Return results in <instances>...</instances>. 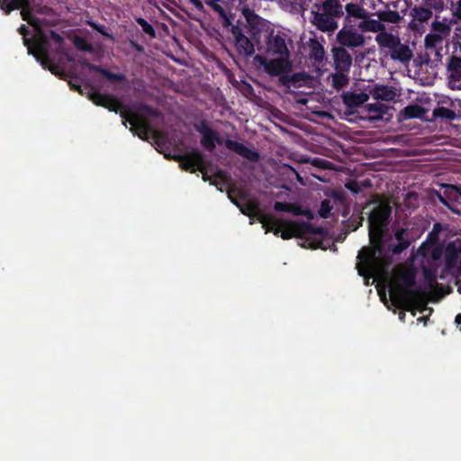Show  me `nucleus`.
<instances>
[{
  "label": "nucleus",
  "instance_id": "1",
  "mask_svg": "<svg viewBox=\"0 0 461 461\" xmlns=\"http://www.w3.org/2000/svg\"><path fill=\"white\" fill-rule=\"evenodd\" d=\"M288 44L292 45V40L285 32L272 29L264 36L262 43L258 42V50L267 56L258 54L254 59L269 76L291 72L293 61Z\"/></svg>",
  "mask_w": 461,
  "mask_h": 461
},
{
  "label": "nucleus",
  "instance_id": "2",
  "mask_svg": "<svg viewBox=\"0 0 461 461\" xmlns=\"http://www.w3.org/2000/svg\"><path fill=\"white\" fill-rule=\"evenodd\" d=\"M392 214V208L387 203H380L375 207L368 217V234L370 243L374 249H363L358 253V258L362 261L363 267H358V274L366 276V268L369 267L376 259V253H381L383 249V239L384 230L389 224Z\"/></svg>",
  "mask_w": 461,
  "mask_h": 461
},
{
  "label": "nucleus",
  "instance_id": "3",
  "mask_svg": "<svg viewBox=\"0 0 461 461\" xmlns=\"http://www.w3.org/2000/svg\"><path fill=\"white\" fill-rule=\"evenodd\" d=\"M416 276L412 271L401 273L389 285V295L393 304L399 309L411 310L418 303L424 302L426 293L416 287Z\"/></svg>",
  "mask_w": 461,
  "mask_h": 461
},
{
  "label": "nucleus",
  "instance_id": "4",
  "mask_svg": "<svg viewBox=\"0 0 461 461\" xmlns=\"http://www.w3.org/2000/svg\"><path fill=\"white\" fill-rule=\"evenodd\" d=\"M194 128L202 136L200 140L202 147L209 152H212L215 149L216 144H224L227 149L238 154L250 162H258L259 160L260 156L258 151L246 147L240 142L230 139L223 140L219 133L213 130L210 126L209 122L204 119L194 122Z\"/></svg>",
  "mask_w": 461,
  "mask_h": 461
},
{
  "label": "nucleus",
  "instance_id": "5",
  "mask_svg": "<svg viewBox=\"0 0 461 461\" xmlns=\"http://www.w3.org/2000/svg\"><path fill=\"white\" fill-rule=\"evenodd\" d=\"M344 15V10L338 0H325L321 4H314L311 10L310 22L319 31L331 33L338 29L337 18Z\"/></svg>",
  "mask_w": 461,
  "mask_h": 461
},
{
  "label": "nucleus",
  "instance_id": "6",
  "mask_svg": "<svg viewBox=\"0 0 461 461\" xmlns=\"http://www.w3.org/2000/svg\"><path fill=\"white\" fill-rule=\"evenodd\" d=\"M265 229L267 232L272 231L275 236L281 237L283 240H290L294 237L303 238L307 234L323 233L322 228H315L308 221L276 219L273 215L268 225L265 227Z\"/></svg>",
  "mask_w": 461,
  "mask_h": 461
},
{
  "label": "nucleus",
  "instance_id": "7",
  "mask_svg": "<svg viewBox=\"0 0 461 461\" xmlns=\"http://www.w3.org/2000/svg\"><path fill=\"white\" fill-rule=\"evenodd\" d=\"M161 115L162 113L158 108L146 104L139 105L138 113L124 111L121 113L122 119H124L126 122H129L132 128L139 131L138 135L142 140H147L149 133H158L153 129V126L149 118H159Z\"/></svg>",
  "mask_w": 461,
  "mask_h": 461
},
{
  "label": "nucleus",
  "instance_id": "8",
  "mask_svg": "<svg viewBox=\"0 0 461 461\" xmlns=\"http://www.w3.org/2000/svg\"><path fill=\"white\" fill-rule=\"evenodd\" d=\"M247 192L240 187H230L228 191V197L234 203L240 211L250 219L256 218L263 228L267 227L269 221L272 219V215L265 214L260 208L259 201L257 198L247 200Z\"/></svg>",
  "mask_w": 461,
  "mask_h": 461
},
{
  "label": "nucleus",
  "instance_id": "9",
  "mask_svg": "<svg viewBox=\"0 0 461 461\" xmlns=\"http://www.w3.org/2000/svg\"><path fill=\"white\" fill-rule=\"evenodd\" d=\"M375 41L379 48L389 50L390 58L394 61L408 64L413 58V51L410 46L402 43L401 39L391 32L378 33L375 36Z\"/></svg>",
  "mask_w": 461,
  "mask_h": 461
},
{
  "label": "nucleus",
  "instance_id": "10",
  "mask_svg": "<svg viewBox=\"0 0 461 461\" xmlns=\"http://www.w3.org/2000/svg\"><path fill=\"white\" fill-rule=\"evenodd\" d=\"M174 159L178 161L182 169L185 171L190 173L200 171L204 182L211 183L212 181V176H210L207 173V167L211 165V162L205 159L204 155L200 150L192 149L182 155L175 156Z\"/></svg>",
  "mask_w": 461,
  "mask_h": 461
},
{
  "label": "nucleus",
  "instance_id": "11",
  "mask_svg": "<svg viewBox=\"0 0 461 461\" xmlns=\"http://www.w3.org/2000/svg\"><path fill=\"white\" fill-rule=\"evenodd\" d=\"M339 46L356 49L366 44V37L352 25H344L336 35Z\"/></svg>",
  "mask_w": 461,
  "mask_h": 461
},
{
  "label": "nucleus",
  "instance_id": "12",
  "mask_svg": "<svg viewBox=\"0 0 461 461\" xmlns=\"http://www.w3.org/2000/svg\"><path fill=\"white\" fill-rule=\"evenodd\" d=\"M231 34L235 40V47L239 54L251 57L255 54V47L250 39L243 34V32L239 26H232L230 29Z\"/></svg>",
  "mask_w": 461,
  "mask_h": 461
},
{
  "label": "nucleus",
  "instance_id": "13",
  "mask_svg": "<svg viewBox=\"0 0 461 461\" xmlns=\"http://www.w3.org/2000/svg\"><path fill=\"white\" fill-rule=\"evenodd\" d=\"M333 67L336 71H349L353 58L346 48L335 46L331 49Z\"/></svg>",
  "mask_w": 461,
  "mask_h": 461
},
{
  "label": "nucleus",
  "instance_id": "14",
  "mask_svg": "<svg viewBox=\"0 0 461 461\" xmlns=\"http://www.w3.org/2000/svg\"><path fill=\"white\" fill-rule=\"evenodd\" d=\"M83 67L87 68L90 71L97 72L101 74L104 77H105L110 82L114 83H125L127 82V77L122 73H113L108 69L102 68L101 66L95 65L90 63L89 61L84 60L80 62Z\"/></svg>",
  "mask_w": 461,
  "mask_h": 461
},
{
  "label": "nucleus",
  "instance_id": "15",
  "mask_svg": "<svg viewBox=\"0 0 461 461\" xmlns=\"http://www.w3.org/2000/svg\"><path fill=\"white\" fill-rule=\"evenodd\" d=\"M460 256L461 253H459V250L454 242L447 244L444 256L446 268L449 271L456 270L459 272L460 267H458V264L460 263Z\"/></svg>",
  "mask_w": 461,
  "mask_h": 461
},
{
  "label": "nucleus",
  "instance_id": "16",
  "mask_svg": "<svg viewBox=\"0 0 461 461\" xmlns=\"http://www.w3.org/2000/svg\"><path fill=\"white\" fill-rule=\"evenodd\" d=\"M410 231L408 229L401 228L394 232V239L397 243L394 245H390L388 249L393 252L394 255L401 254L405 249L409 248L411 245L410 240Z\"/></svg>",
  "mask_w": 461,
  "mask_h": 461
},
{
  "label": "nucleus",
  "instance_id": "17",
  "mask_svg": "<svg viewBox=\"0 0 461 461\" xmlns=\"http://www.w3.org/2000/svg\"><path fill=\"white\" fill-rule=\"evenodd\" d=\"M341 98L348 108L355 109L367 102L369 96L366 93L344 92Z\"/></svg>",
  "mask_w": 461,
  "mask_h": 461
},
{
  "label": "nucleus",
  "instance_id": "18",
  "mask_svg": "<svg viewBox=\"0 0 461 461\" xmlns=\"http://www.w3.org/2000/svg\"><path fill=\"white\" fill-rule=\"evenodd\" d=\"M371 94L374 99L387 102L393 101L396 97L395 88L386 85H375Z\"/></svg>",
  "mask_w": 461,
  "mask_h": 461
},
{
  "label": "nucleus",
  "instance_id": "19",
  "mask_svg": "<svg viewBox=\"0 0 461 461\" xmlns=\"http://www.w3.org/2000/svg\"><path fill=\"white\" fill-rule=\"evenodd\" d=\"M290 72H282L277 75L280 85L290 88L291 86H296V85L306 79V74L304 72H296L289 75Z\"/></svg>",
  "mask_w": 461,
  "mask_h": 461
},
{
  "label": "nucleus",
  "instance_id": "20",
  "mask_svg": "<svg viewBox=\"0 0 461 461\" xmlns=\"http://www.w3.org/2000/svg\"><path fill=\"white\" fill-rule=\"evenodd\" d=\"M447 71L449 83H456L461 80V58L452 56L447 63Z\"/></svg>",
  "mask_w": 461,
  "mask_h": 461
},
{
  "label": "nucleus",
  "instance_id": "21",
  "mask_svg": "<svg viewBox=\"0 0 461 461\" xmlns=\"http://www.w3.org/2000/svg\"><path fill=\"white\" fill-rule=\"evenodd\" d=\"M310 59L316 64H321L325 59V50L323 45L316 39L310 40Z\"/></svg>",
  "mask_w": 461,
  "mask_h": 461
},
{
  "label": "nucleus",
  "instance_id": "22",
  "mask_svg": "<svg viewBox=\"0 0 461 461\" xmlns=\"http://www.w3.org/2000/svg\"><path fill=\"white\" fill-rule=\"evenodd\" d=\"M357 28L363 32H384V25L378 20L373 19H362V21L357 24Z\"/></svg>",
  "mask_w": 461,
  "mask_h": 461
},
{
  "label": "nucleus",
  "instance_id": "23",
  "mask_svg": "<svg viewBox=\"0 0 461 461\" xmlns=\"http://www.w3.org/2000/svg\"><path fill=\"white\" fill-rule=\"evenodd\" d=\"M26 5H29V0H1L0 2V8L6 15L14 10H22Z\"/></svg>",
  "mask_w": 461,
  "mask_h": 461
},
{
  "label": "nucleus",
  "instance_id": "24",
  "mask_svg": "<svg viewBox=\"0 0 461 461\" xmlns=\"http://www.w3.org/2000/svg\"><path fill=\"white\" fill-rule=\"evenodd\" d=\"M345 10L347 12V22L350 17H355L358 19H366L368 17V12L364 7L357 4L349 3L346 5Z\"/></svg>",
  "mask_w": 461,
  "mask_h": 461
},
{
  "label": "nucleus",
  "instance_id": "25",
  "mask_svg": "<svg viewBox=\"0 0 461 461\" xmlns=\"http://www.w3.org/2000/svg\"><path fill=\"white\" fill-rule=\"evenodd\" d=\"M348 72L336 71L330 75L333 88L339 91L349 84V77L347 75Z\"/></svg>",
  "mask_w": 461,
  "mask_h": 461
},
{
  "label": "nucleus",
  "instance_id": "26",
  "mask_svg": "<svg viewBox=\"0 0 461 461\" xmlns=\"http://www.w3.org/2000/svg\"><path fill=\"white\" fill-rule=\"evenodd\" d=\"M411 14L413 17V20L418 21L420 23L428 22L432 17V11L429 10V8L424 5L414 6Z\"/></svg>",
  "mask_w": 461,
  "mask_h": 461
},
{
  "label": "nucleus",
  "instance_id": "27",
  "mask_svg": "<svg viewBox=\"0 0 461 461\" xmlns=\"http://www.w3.org/2000/svg\"><path fill=\"white\" fill-rule=\"evenodd\" d=\"M444 39L437 33L430 32L425 36L424 45L427 50L441 49Z\"/></svg>",
  "mask_w": 461,
  "mask_h": 461
},
{
  "label": "nucleus",
  "instance_id": "28",
  "mask_svg": "<svg viewBox=\"0 0 461 461\" xmlns=\"http://www.w3.org/2000/svg\"><path fill=\"white\" fill-rule=\"evenodd\" d=\"M345 187L354 194L361 193L365 188L371 187L370 180L364 181L348 180L345 184Z\"/></svg>",
  "mask_w": 461,
  "mask_h": 461
},
{
  "label": "nucleus",
  "instance_id": "29",
  "mask_svg": "<svg viewBox=\"0 0 461 461\" xmlns=\"http://www.w3.org/2000/svg\"><path fill=\"white\" fill-rule=\"evenodd\" d=\"M211 185H215L220 191H222V186H228L229 189L231 187L230 186V176L222 170H218L212 176Z\"/></svg>",
  "mask_w": 461,
  "mask_h": 461
},
{
  "label": "nucleus",
  "instance_id": "30",
  "mask_svg": "<svg viewBox=\"0 0 461 461\" xmlns=\"http://www.w3.org/2000/svg\"><path fill=\"white\" fill-rule=\"evenodd\" d=\"M431 31L432 32L440 35L445 40L450 35L451 27L448 23L436 19L431 24Z\"/></svg>",
  "mask_w": 461,
  "mask_h": 461
},
{
  "label": "nucleus",
  "instance_id": "31",
  "mask_svg": "<svg viewBox=\"0 0 461 461\" xmlns=\"http://www.w3.org/2000/svg\"><path fill=\"white\" fill-rule=\"evenodd\" d=\"M112 97L109 95L101 94L98 90L94 89L91 86V91L89 93L88 98L96 105L105 107L107 102Z\"/></svg>",
  "mask_w": 461,
  "mask_h": 461
},
{
  "label": "nucleus",
  "instance_id": "32",
  "mask_svg": "<svg viewBox=\"0 0 461 461\" xmlns=\"http://www.w3.org/2000/svg\"><path fill=\"white\" fill-rule=\"evenodd\" d=\"M17 32L23 35V45L27 48L29 54H34V46L32 41L27 37L30 34V30L25 24H22Z\"/></svg>",
  "mask_w": 461,
  "mask_h": 461
},
{
  "label": "nucleus",
  "instance_id": "33",
  "mask_svg": "<svg viewBox=\"0 0 461 461\" xmlns=\"http://www.w3.org/2000/svg\"><path fill=\"white\" fill-rule=\"evenodd\" d=\"M74 46L77 50L81 51H86L89 53L94 52V48L91 43H89L84 37L75 36L73 40Z\"/></svg>",
  "mask_w": 461,
  "mask_h": 461
},
{
  "label": "nucleus",
  "instance_id": "34",
  "mask_svg": "<svg viewBox=\"0 0 461 461\" xmlns=\"http://www.w3.org/2000/svg\"><path fill=\"white\" fill-rule=\"evenodd\" d=\"M242 14L248 23L252 27L259 23V16L255 13L254 10L250 9L249 7H244L242 9Z\"/></svg>",
  "mask_w": 461,
  "mask_h": 461
},
{
  "label": "nucleus",
  "instance_id": "35",
  "mask_svg": "<svg viewBox=\"0 0 461 461\" xmlns=\"http://www.w3.org/2000/svg\"><path fill=\"white\" fill-rule=\"evenodd\" d=\"M21 16L23 21L27 22L31 25H37L38 20L33 16L31 3L29 5L23 6L21 10Z\"/></svg>",
  "mask_w": 461,
  "mask_h": 461
},
{
  "label": "nucleus",
  "instance_id": "36",
  "mask_svg": "<svg viewBox=\"0 0 461 461\" xmlns=\"http://www.w3.org/2000/svg\"><path fill=\"white\" fill-rule=\"evenodd\" d=\"M379 19L384 22L396 23L401 20V16L396 11H386L379 14Z\"/></svg>",
  "mask_w": 461,
  "mask_h": 461
},
{
  "label": "nucleus",
  "instance_id": "37",
  "mask_svg": "<svg viewBox=\"0 0 461 461\" xmlns=\"http://www.w3.org/2000/svg\"><path fill=\"white\" fill-rule=\"evenodd\" d=\"M434 115L436 117H440L448 120H454L456 117L455 111L444 106L435 109Z\"/></svg>",
  "mask_w": 461,
  "mask_h": 461
},
{
  "label": "nucleus",
  "instance_id": "38",
  "mask_svg": "<svg viewBox=\"0 0 461 461\" xmlns=\"http://www.w3.org/2000/svg\"><path fill=\"white\" fill-rule=\"evenodd\" d=\"M136 23L141 27L142 31L150 38L156 37V32L153 26L148 23L144 18H136Z\"/></svg>",
  "mask_w": 461,
  "mask_h": 461
},
{
  "label": "nucleus",
  "instance_id": "39",
  "mask_svg": "<svg viewBox=\"0 0 461 461\" xmlns=\"http://www.w3.org/2000/svg\"><path fill=\"white\" fill-rule=\"evenodd\" d=\"M421 113L422 108L418 104H411L404 108V115L407 118H419Z\"/></svg>",
  "mask_w": 461,
  "mask_h": 461
},
{
  "label": "nucleus",
  "instance_id": "40",
  "mask_svg": "<svg viewBox=\"0 0 461 461\" xmlns=\"http://www.w3.org/2000/svg\"><path fill=\"white\" fill-rule=\"evenodd\" d=\"M366 110L370 113H375L376 116L381 117L384 113H385L386 106L379 103L367 104Z\"/></svg>",
  "mask_w": 461,
  "mask_h": 461
},
{
  "label": "nucleus",
  "instance_id": "41",
  "mask_svg": "<svg viewBox=\"0 0 461 461\" xmlns=\"http://www.w3.org/2000/svg\"><path fill=\"white\" fill-rule=\"evenodd\" d=\"M423 5L429 10L442 11L444 9V0H423Z\"/></svg>",
  "mask_w": 461,
  "mask_h": 461
},
{
  "label": "nucleus",
  "instance_id": "42",
  "mask_svg": "<svg viewBox=\"0 0 461 461\" xmlns=\"http://www.w3.org/2000/svg\"><path fill=\"white\" fill-rule=\"evenodd\" d=\"M331 210H332V206L330 204V200L325 199V200L321 201V206L319 209V214L321 218H324V219L328 218L330 214Z\"/></svg>",
  "mask_w": 461,
  "mask_h": 461
},
{
  "label": "nucleus",
  "instance_id": "43",
  "mask_svg": "<svg viewBox=\"0 0 461 461\" xmlns=\"http://www.w3.org/2000/svg\"><path fill=\"white\" fill-rule=\"evenodd\" d=\"M122 107V104L118 99L112 96L107 102V104L104 108L108 109L110 112L118 113V111L121 110Z\"/></svg>",
  "mask_w": 461,
  "mask_h": 461
},
{
  "label": "nucleus",
  "instance_id": "44",
  "mask_svg": "<svg viewBox=\"0 0 461 461\" xmlns=\"http://www.w3.org/2000/svg\"><path fill=\"white\" fill-rule=\"evenodd\" d=\"M274 210L276 212H289L291 211V203L288 202H276L274 203Z\"/></svg>",
  "mask_w": 461,
  "mask_h": 461
},
{
  "label": "nucleus",
  "instance_id": "45",
  "mask_svg": "<svg viewBox=\"0 0 461 461\" xmlns=\"http://www.w3.org/2000/svg\"><path fill=\"white\" fill-rule=\"evenodd\" d=\"M91 27L93 29H95L96 32H98L99 33H101L102 35L111 39V40H113V34H110L108 33L106 31H105V28L104 25H100V24H96L95 23H90Z\"/></svg>",
  "mask_w": 461,
  "mask_h": 461
},
{
  "label": "nucleus",
  "instance_id": "46",
  "mask_svg": "<svg viewBox=\"0 0 461 461\" xmlns=\"http://www.w3.org/2000/svg\"><path fill=\"white\" fill-rule=\"evenodd\" d=\"M49 39L59 45H62L64 41L63 37L53 30L50 31Z\"/></svg>",
  "mask_w": 461,
  "mask_h": 461
},
{
  "label": "nucleus",
  "instance_id": "47",
  "mask_svg": "<svg viewBox=\"0 0 461 461\" xmlns=\"http://www.w3.org/2000/svg\"><path fill=\"white\" fill-rule=\"evenodd\" d=\"M222 20V26L224 28H229L230 26H233L232 25V15L231 14H229L228 13L224 14L223 15L220 16Z\"/></svg>",
  "mask_w": 461,
  "mask_h": 461
},
{
  "label": "nucleus",
  "instance_id": "48",
  "mask_svg": "<svg viewBox=\"0 0 461 461\" xmlns=\"http://www.w3.org/2000/svg\"><path fill=\"white\" fill-rule=\"evenodd\" d=\"M290 213H292L294 216H301L303 213V207L299 203H291Z\"/></svg>",
  "mask_w": 461,
  "mask_h": 461
},
{
  "label": "nucleus",
  "instance_id": "49",
  "mask_svg": "<svg viewBox=\"0 0 461 461\" xmlns=\"http://www.w3.org/2000/svg\"><path fill=\"white\" fill-rule=\"evenodd\" d=\"M214 12H216L219 16H221L223 15L224 14H226L227 12L225 11V9L218 3H213L212 5H209Z\"/></svg>",
  "mask_w": 461,
  "mask_h": 461
},
{
  "label": "nucleus",
  "instance_id": "50",
  "mask_svg": "<svg viewBox=\"0 0 461 461\" xmlns=\"http://www.w3.org/2000/svg\"><path fill=\"white\" fill-rule=\"evenodd\" d=\"M37 50L43 57V59L41 60V64L43 66H45L46 62L49 60V57H48L47 51L41 45L37 46Z\"/></svg>",
  "mask_w": 461,
  "mask_h": 461
},
{
  "label": "nucleus",
  "instance_id": "51",
  "mask_svg": "<svg viewBox=\"0 0 461 461\" xmlns=\"http://www.w3.org/2000/svg\"><path fill=\"white\" fill-rule=\"evenodd\" d=\"M130 45L136 51H138L140 53L144 52V47L141 44L138 43L137 41H130Z\"/></svg>",
  "mask_w": 461,
  "mask_h": 461
},
{
  "label": "nucleus",
  "instance_id": "52",
  "mask_svg": "<svg viewBox=\"0 0 461 461\" xmlns=\"http://www.w3.org/2000/svg\"><path fill=\"white\" fill-rule=\"evenodd\" d=\"M198 11L203 10V5L201 0H188Z\"/></svg>",
  "mask_w": 461,
  "mask_h": 461
},
{
  "label": "nucleus",
  "instance_id": "53",
  "mask_svg": "<svg viewBox=\"0 0 461 461\" xmlns=\"http://www.w3.org/2000/svg\"><path fill=\"white\" fill-rule=\"evenodd\" d=\"M301 216H304L308 220H312L314 217L312 212L309 208H305V209L303 208V213Z\"/></svg>",
  "mask_w": 461,
  "mask_h": 461
},
{
  "label": "nucleus",
  "instance_id": "54",
  "mask_svg": "<svg viewBox=\"0 0 461 461\" xmlns=\"http://www.w3.org/2000/svg\"><path fill=\"white\" fill-rule=\"evenodd\" d=\"M69 86H70V88L75 90V91H77L78 93H80L82 95L83 91H82V88L79 85H77L71 81H69Z\"/></svg>",
  "mask_w": 461,
  "mask_h": 461
},
{
  "label": "nucleus",
  "instance_id": "55",
  "mask_svg": "<svg viewBox=\"0 0 461 461\" xmlns=\"http://www.w3.org/2000/svg\"><path fill=\"white\" fill-rule=\"evenodd\" d=\"M333 197H334L336 200L340 201L341 203H343V202H344V200H345V196H344V194H343L342 193H339V192H335V193L333 194Z\"/></svg>",
  "mask_w": 461,
  "mask_h": 461
},
{
  "label": "nucleus",
  "instance_id": "56",
  "mask_svg": "<svg viewBox=\"0 0 461 461\" xmlns=\"http://www.w3.org/2000/svg\"><path fill=\"white\" fill-rule=\"evenodd\" d=\"M455 322L457 327H459L461 325V313H459L456 316Z\"/></svg>",
  "mask_w": 461,
  "mask_h": 461
},
{
  "label": "nucleus",
  "instance_id": "57",
  "mask_svg": "<svg viewBox=\"0 0 461 461\" xmlns=\"http://www.w3.org/2000/svg\"><path fill=\"white\" fill-rule=\"evenodd\" d=\"M50 70L51 71L52 74L58 75V68L57 67H51V68H50Z\"/></svg>",
  "mask_w": 461,
  "mask_h": 461
},
{
  "label": "nucleus",
  "instance_id": "58",
  "mask_svg": "<svg viewBox=\"0 0 461 461\" xmlns=\"http://www.w3.org/2000/svg\"><path fill=\"white\" fill-rule=\"evenodd\" d=\"M457 5H458V17L461 18V0L458 1L457 3Z\"/></svg>",
  "mask_w": 461,
  "mask_h": 461
},
{
  "label": "nucleus",
  "instance_id": "59",
  "mask_svg": "<svg viewBox=\"0 0 461 461\" xmlns=\"http://www.w3.org/2000/svg\"><path fill=\"white\" fill-rule=\"evenodd\" d=\"M439 200H440V202H441L443 204H445V205H447V206H449V205H448V203H447V202L446 201V199H444L442 196H439Z\"/></svg>",
  "mask_w": 461,
  "mask_h": 461
},
{
  "label": "nucleus",
  "instance_id": "60",
  "mask_svg": "<svg viewBox=\"0 0 461 461\" xmlns=\"http://www.w3.org/2000/svg\"><path fill=\"white\" fill-rule=\"evenodd\" d=\"M362 221H363V217H360V218H359V222H358V224H357V225H356V226H355L354 230H357V229L359 227V225H361V224H362Z\"/></svg>",
  "mask_w": 461,
  "mask_h": 461
},
{
  "label": "nucleus",
  "instance_id": "61",
  "mask_svg": "<svg viewBox=\"0 0 461 461\" xmlns=\"http://www.w3.org/2000/svg\"><path fill=\"white\" fill-rule=\"evenodd\" d=\"M404 318H405V313H404L403 312H400V319H401L402 321H404Z\"/></svg>",
  "mask_w": 461,
  "mask_h": 461
},
{
  "label": "nucleus",
  "instance_id": "62",
  "mask_svg": "<svg viewBox=\"0 0 461 461\" xmlns=\"http://www.w3.org/2000/svg\"><path fill=\"white\" fill-rule=\"evenodd\" d=\"M457 291L459 294H461V282L458 284Z\"/></svg>",
  "mask_w": 461,
  "mask_h": 461
},
{
  "label": "nucleus",
  "instance_id": "63",
  "mask_svg": "<svg viewBox=\"0 0 461 461\" xmlns=\"http://www.w3.org/2000/svg\"><path fill=\"white\" fill-rule=\"evenodd\" d=\"M456 247H457V249L459 250V253H461V242L458 245H456Z\"/></svg>",
  "mask_w": 461,
  "mask_h": 461
}]
</instances>
